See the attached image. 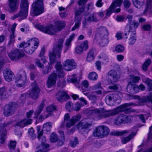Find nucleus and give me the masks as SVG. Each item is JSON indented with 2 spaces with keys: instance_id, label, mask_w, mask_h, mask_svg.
I'll return each mask as SVG.
<instances>
[{
  "instance_id": "obj_28",
  "label": "nucleus",
  "mask_w": 152,
  "mask_h": 152,
  "mask_svg": "<svg viewBox=\"0 0 152 152\" xmlns=\"http://www.w3.org/2000/svg\"><path fill=\"white\" fill-rule=\"evenodd\" d=\"M32 122V120L31 119H25L18 122L16 124V125L20 127H23L27 125L31 124Z\"/></svg>"
},
{
  "instance_id": "obj_16",
  "label": "nucleus",
  "mask_w": 152,
  "mask_h": 152,
  "mask_svg": "<svg viewBox=\"0 0 152 152\" xmlns=\"http://www.w3.org/2000/svg\"><path fill=\"white\" fill-rule=\"evenodd\" d=\"M84 15V20L83 22V27L88 24V22L92 21L97 22L99 21V19L97 18L96 13H93L91 14H86Z\"/></svg>"
},
{
  "instance_id": "obj_56",
  "label": "nucleus",
  "mask_w": 152,
  "mask_h": 152,
  "mask_svg": "<svg viewBox=\"0 0 152 152\" xmlns=\"http://www.w3.org/2000/svg\"><path fill=\"white\" fill-rule=\"evenodd\" d=\"M88 86H78V88L81 90L83 92L88 91Z\"/></svg>"
},
{
  "instance_id": "obj_22",
  "label": "nucleus",
  "mask_w": 152,
  "mask_h": 152,
  "mask_svg": "<svg viewBox=\"0 0 152 152\" xmlns=\"http://www.w3.org/2000/svg\"><path fill=\"white\" fill-rule=\"evenodd\" d=\"M13 104L12 103H9L6 104L4 107V114L5 116H9L13 114L14 112Z\"/></svg>"
},
{
  "instance_id": "obj_36",
  "label": "nucleus",
  "mask_w": 152,
  "mask_h": 152,
  "mask_svg": "<svg viewBox=\"0 0 152 152\" xmlns=\"http://www.w3.org/2000/svg\"><path fill=\"white\" fill-rule=\"evenodd\" d=\"M134 6L137 8H140L144 4V0H132Z\"/></svg>"
},
{
  "instance_id": "obj_21",
  "label": "nucleus",
  "mask_w": 152,
  "mask_h": 152,
  "mask_svg": "<svg viewBox=\"0 0 152 152\" xmlns=\"http://www.w3.org/2000/svg\"><path fill=\"white\" fill-rule=\"evenodd\" d=\"M1 121H0V136L1 142L3 143L6 138L7 132L4 128L7 126L8 124L5 123H1Z\"/></svg>"
},
{
  "instance_id": "obj_38",
  "label": "nucleus",
  "mask_w": 152,
  "mask_h": 152,
  "mask_svg": "<svg viewBox=\"0 0 152 152\" xmlns=\"http://www.w3.org/2000/svg\"><path fill=\"white\" fill-rule=\"evenodd\" d=\"M151 62V60L150 59H148L144 62L142 66V70L146 71H147L148 66L150 65Z\"/></svg>"
},
{
  "instance_id": "obj_10",
  "label": "nucleus",
  "mask_w": 152,
  "mask_h": 152,
  "mask_svg": "<svg viewBox=\"0 0 152 152\" xmlns=\"http://www.w3.org/2000/svg\"><path fill=\"white\" fill-rule=\"evenodd\" d=\"M38 131V138L39 140L42 142V145L38 147V150L36 152H47L48 151V148L49 147L48 144L45 143L46 139L44 137H42V138L41 137L42 134L43 132L40 131V127L39 126L37 127Z\"/></svg>"
},
{
  "instance_id": "obj_20",
  "label": "nucleus",
  "mask_w": 152,
  "mask_h": 152,
  "mask_svg": "<svg viewBox=\"0 0 152 152\" xmlns=\"http://www.w3.org/2000/svg\"><path fill=\"white\" fill-rule=\"evenodd\" d=\"M56 109L55 107L53 105L48 106L46 108V111L44 112L41 115L39 118L40 121H42L49 116L51 114L52 112Z\"/></svg>"
},
{
  "instance_id": "obj_8",
  "label": "nucleus",
  "mask_w": 152,
  "mask_h": 152,
  "mask_svg": "<svg viewBox=\"0 0 152 152\" xmlns=\"http://www.w3.org/2000/svg\"><path fill=\"white\" fill-rule=\"evenodd\" d=\"M136 134V129L135 128L131 130H124L121 131H117L114 132V134L117 136H126V137H122L121 138V142L123 144L126 143L132 139Z\"/></svg>"
},
{
  "instance_id": "obj_54",
  "label": "nucleus",
  "mask_w": 152,
  "mask_h": 152,
  "mask_svg": "<svg viewBox=\"0 0 152 152\" xmlns=\"http://www.w3.org/2000/svg\"><path fill=\"white\" fill-rule=\"evenodd\" d=\"M16 144L15 142L11 141L9 146L10 149H13L16 146Z\"/></svg>"
},
{
  "instance_id": "obj_4",
  "label": "nucleus",
  "mask_w": 152,
  "mask_h": 152,
  "mask_svg": "<svg viewBox=\"0 0 152 152\" xmlns=\"http://www.w3.org/2000/svg\"><path fill=\"white\" fill-rule=\"evenodd\" d=\"M107 30L105 27L100 26L96 29L95 38L101 46L104 47L107 45L108 42L107 38Z\"/></svg>"
},
{
  "instance_id": "obj_53",
  "label": "nucleus",
  "mask_w": 152,
  "mask_h": 152,
  "mask_svg": "<svg viewBox=\"0 0 152 152\" xmlns=\"http://www.w3.org/2000/svg\"><path fill=\"white\" fill-rule=\"evenodd\" d=\"M143 81L146 84L148 85V86H151L152 81L150 79L146 78L145 79H143Z\"/></svg>"
},
{
  "instance_id": "obj_29",
  "label": "nucleus",
  "mask_w": 152,
  "mask_h": 152,
  "mask_svg": "<svg viewBox=\"0 0 152 152\" xmlns=\"http://www.w3.org/2000/svg\"><path fill=\"white\" fill-rule=\"evenodd\" d=\"M4 77L5 80L7 81H10L14 77V74L10 70H6L4 73Z\"/></svg>"
},
{
  "instance_id": "obj_18",
  "label": "nucleus",
  "mask_w": 152,
  "mask_h": 152,
  "mask_svg": "<svg viewBox=\"0 0 152 152\" xmlns=\"http://www.w3.org/2000/svg\"><path fill=\"white\" fill-rule=\"evenodd\" d=\"M76 65V63L72 59H68L64 61L63 63L64 68L67 71H70L75 69Z\"/></svg>"
},
{
  "instance_id": "obj_42",
  "label": "nucleus",
  "mask_w": 152,
  "mask_h": 152,
  "mask_svg": "<svg viewBox=\"0 0 152 152\" xmlns=\"http://www.w3.org/2000/svg\"><path fill=\"white\" fill-rule=\"evenodd\" d=\"M44 106V105L43 104H42L38 107L36 111L34 113L35 117L36 118H37L38 115L40 113L41 111L42 110Z\"/></svg>"
},
{
  "instance_id": "obj_61",
  "label": "nucleus",
  "mask_w": 152,
  "mask_h": 152,
  "mask_svg": "<svg viewBox=\"0 0 152 152\" xmlns=\"http://www.w3.org/2000/svg\"><path fill=\"white\" fill-rule=\"evenodd\" d=\"M147 8H152V0H147Z\"/></svg>"
},
{
  "instance_id": "obj_49",
  "label": "nucleus",
  "mask_w": 152,
  "mask_h": 152,
  "mask_svg": "<svg viewBox=\"0 0 152 152\" xmlns=\"http://www.w3.org/2000/svg\"><path fill=\"white\" fill-rule=\"evenodd\" d=\"M59 132L61 136V140L58 142V145L61 146L63 145L64 141V132L62 131H59Z\"/></svg>"
},
{
  "instance_id": "obj_45",
  "label": "nucleus",
  "mask_w": 152,
  "mask_h": 152,
  "mask_svg": "<svg viewBox=\"0 0 152 152\" xmlns=\"http://www.w3.org/2000/svg\"><path fill=\"white\" fill-rule=\"evenodd\" d=\"M77 77L75 75H73L71 78H68L67 80L70 83H78V81L77 80Z\"/></svg>"
},
{
  "instance_id": "obj_37",
  "label": "nucleus",
  "mask_w": 152,
  "mask_h": 152,
  "mask_svg": "<svg viewBox=\"0 0 152 152\" xmlns=\"http://www.w3.org/2000/svg\"><path fill=\"white\" fill-rule=\"evenodd\" d=\"M94 52L93 50L89 51L86 58V60L87 61L90 62L94 60Z\"/></svg>"
},
{
  "instance_id": "obj_26",
  "label": "nucleus",
  "mask_w": 152,
  "mask_h": 152,
  "mask_svg": "<svg viewBox=\"0 0 152 152\" xmlns=\"http://www.w3.org/2000/svg\"><path fill=\"white\" fill-rule=\"evenodd\" d=\"M29 92V96L32 99H36L38 97L40 90L37 86H34Z\"/></svg>"
},
{
  "instance_id": "obj_48",
  "label": "nucleus",
  "mask_w": 152,
  "mask_h": 152,
  "mask_svg": "<svg viewBox=\"0 0 152 152\" xmlns=\"http://www.w3.org/2000/svg\"><path fill=\"white\" fill-rule=\"evenodd\" d=\"M58 137L56 134L55 133H52L50 137V140L52 142H54L56 141Z\"/></svg>"
},
{
  "instance_id": "obj_14",
  "label": "nucleus",
  "mask_w": 152,
  "mask_h": 152,
  "mask_svg": "<svg viewBox=\"0 0 152 152\" xmlns=\"http://www.w3.org/2000/svg\"><path fill=\"white\" fill-rule=\"evenodd\" d=\"M28 4L27 0H21L20 7L21 10L19 14L22 20L25 19L27 17L28 11Z\"/></svg>"
},
{
  "instance_id": "obj_52",
  "label": "nucleus",
  "mask_w": 152,
  "mask_h": 152,
  "mask_svg": "<svg viewBox=\"0 0 152 152\" xmlns=\"http://www.w3.org/2000/svg\"><path fill=\"white\" fill-rule=\"evenodd\" d=\"M123 4L124 7L126 8H128L130 6L131 3L128 0H124Z\"/></svg>"
},
{
  "instance_id": "obj_9",
  "label": "nucleus",
  "mask_w": 152,
  "mask_h": 152,
  "mask_svg": "<svg viewBox=\"0 0 152 152\" xmlns=\"http://www.w3.org/2000/svg\"><path fill=\"white\" fill-rule=\"evenodd\" d=\"M43 0H38L33 4L32 9L30 14L33 16L38 15L42 14L44 12Z\"/></svg>"
},
{
  "instance_id": "obj_24",
  "label": "nucleus",
  "mask_w": 152,
  "mask_h": 152,
  "mask_svg": "<svg viewBox=\"0 0 152 152\" xmlns=\"http://www.w3.org/2000/svg\"><path fill=\"white\" fill-rule=\"evenodd\" d=\"M56 98L60 102L66 101L69 97L67 93L65 91H61L58 92L56 96Z\"/></svg>"
},
{
  "instance_id": "obj_47",
  "label": "nucleus",
  "mask_w": 152,
  "mask_h": 152,
  "mask_svg": "<svg viewBox=\"0 0 152 152\" xmlns=\"http://www.w3.org/2000/svg\"><path fill=\"white\" fill-rule=\"evenodd\" d=\"M91 124H85L84 125V126H83V123L82 122H80L79 123L77 126V128L79 129H80V128L82 129H86L87 127H88V126H90V125H91Z\"/></svg>"
},
{
  "instance_id": "obj_44",
  "label": "nucleus",
  "mask_w": 152,
  "mask_h": 152,
  "mask_svg": "<svg viewBox=\"0 0 152 152\" xmlns=\"http://www.w3.org/2000/svg\"><path fill=\"white\" fill-rule=\"evenodd\" d=\"M17 25L15 23H14L11 28V34L10 36V38L14 39L15 36L14 34L15 29Z\"/></svg>"
},
{
  "instance_id": "obj_60",
  "label": "nucleus",
  "mask_w": 152,
  "mask_h": 152,
  "mask_svg": "<svg viewBox=\"0 0 152 152\" xmlns=\"http://www.w3.org/2000/svg\"><path fill=\"white\" fill-rule=\"evenodd\" d=\"M144 100H145V102H151L152 104V96H148L144 98Z\"/></svg>"
},
{
  "instance_id": "obj_62",
  "label": "nucleus",
  "mask_w": 152,
  "mask_h": 152,
  "mask_svg": "<svg viewBox=\"0 0 152 152\" xmlns=\"http://www.w3.org/2000/svg\"><path fill=\"white\" fill-rule=\"evenodd\" d=\"M88 0H79L78 4L79 6L83 5L85 4Z\"/></svg>"
},
{
  "instance_id": "obj_5",
  "label": "nucleus",
  "mask_w": 152,
  "mask_h": 152,
  "mask_svg": "<svg viewBox=\"0 0 152 152\" xmlns=\"http://www.w3.org/2000/svg\"><path fill=\"white\" fill-rule=\"evenodd\" d=\"M39 45V41L37 38H34L29 40L27 43L23 42L20 44V48L23 47L24 50L26 53L32 54L37 49Z\"/></svg>"
},
{
  "instance_id": "obj_34",
  "label": "nucleus",
  "mask_w": 152,
  "mask_h": 152,
  "mask_svg": "<svg viewBox=\"0 0 152 152\" xmlns=\"http://www.w3.org/2000/svg\"><path fill=\"white\" fill-rule=\"evenodd\" d=\"M136 41V35L134 32H131V35L128 39V43L129 45H132L134 44Z\"/></svg>"
},
{
  "instance_id": "obj_58",
  "label": "nucleus",
  "mask_w": 152,
  "mask_h": 152,
  "mask_svg": "<svg viewBox=\"0 0 152 152\" xmlns=\"http://www.w3.org/2000/svg\"><path fill=\"white\" fill-rule=\"evenodd\" d=\"M72 104V103L70 102H68L66 103V108L69 111L71 110Z\"/></svg>"
},
{
  "instance_id": "obj_19",
  "label": "nucleus",
  "mask_w": 152,
  "mask_h": 152,
  "mask_svg": "<svg viewBox=\"0 0 152 152\" xmlns=\"http://www.w3.org/2000/svg\"><path fill=\"white\" fill-rule=\"evenodd\" d=\"M8 56L12 60L16 61L23 57L24 56V54L20 53L18 50L15 49L11 51L8 53Z\"/></svg>"
},
{
  "instance_id": "obj_40",
  "label": "nucleus",
  "mask_w": 152,
  "mask_h": 152,
  "mask_svg": "<svg viewBox=\"0 0 152 152\" xmlns=\"http://www.w3.org/2000/svg\"><path fill=\"white\" fill-rule=\"evenodd\" d=\"M88 78L91 80H95L97 79L98 75L95 72H92L89 73L88 75Z\"/></svg>"
},
{
  "instance_id": "obj_12",
  "label": "nucleus",
  "mask_w": 152,
  "mask_h": 152,
  "mask_svg": "<svg viewBox=\"0 0 152 152\" xmlns=\"http://www.w3.org/2000/svg\"><path fill=\"white\" fill-rule=\"evenodd\" d=\"M70 116L68 113L66 114L64 117V123L66 127L70 128L75 123L80 119V116L78 115L72 117L70 119Z\"/></svg>"
},
{
  "instance_id": "obj_13",
  "label": "nucleus",
  "mask_w": 152,
  "mask_h": 152,
  "mask_svg": "<svg viewBox=\"0 0 152 152\" xmlns=\"http://www.w3.org/2000/svg\"><path fill=\"white\" fill-rule=\"evenodd\" d=\"M109 75L112 77V78L108 79L107 84L116 86L115 83L120 78V74L115 71L111 70L109 72Z\"/></svg>"
},
{
  "instance_id": "obj_43",
  "label": "nucleus",
  "mask_w": 152,
  "mask_h": 152,
  "mask_svg": "<svg viewBox=\"0 0 152 152\" xmlns=\"http://www.w3.org/2000/svg\"><path fill=\"white\" fill-rule=\"evenodd\" d=\"M45 50L44 49H42L41 50L40 53L39 55V57L41 58V60L42 61V63L45 64L46 62V60L45 57L44 56L45 54Z\"/></svg>"
},
{
  "instance_id": "obj_2",
  "label": "nucleus",
  "mask_w": 152,
  "mask_h": 152,
  "mask_svg": "<svg viewBox=\"0 0 152 152\" xmlns=\"http://www.w3.org/2000/svg\"><path fill=\"white\" fill-rule=\"evenodd\" d=\"M56 27L50 25L48 26H45L40 24L36 25V27L43 32L51 35H55L56 33L61 31L66 26L64 21H57L55 23Z\"/></svg>"
},
{
  "instance_id": "obj_25",
  "label": "nucleus",
  "mask_w": 152,
  "mask_h": 152,
  "mask_svg": "<svg viewBox=\"0 0 152 152\" xmlns=\"http://www.w3.org/2000/svg\"><path fill=\"white\" fill-rule=\"evenodd\" d=\"M145 89L144 86H127L126 88L127 92L132 94L138 92L139 90L143 91Z\"/></svg>"
},
{
  "instance_id": "obj_15",
  "label": "nucleus",
  "mask_w": 152,
  "mask_h": 152,
  "mask_svg": "<svg viewBox=\"0 0 152 152\" xmlns=\"http://www.w3.org/2000/svg\"><path fill=\"white\" fill-rule=\"evenodd\" d=\"M109 130L106 126H102L98 127L94 132L93 134L95 136L103 137L105 135L108 134Z\"/></svg>"
},
{
  "instance_id": "obj_39",
  "label": "nucleus",
  "mask_w": 152,
  "mask_h": 152,
  "mask_svg": "<svg viewBox=\"0 0 152 152\" xmlns=\"http://www.w3.org/2000/svg\"><path fill=\"white\" fill-rule=\"evenodd\" d=\"M52 125L51 122H48L44 124L43 126V130L47 132L50 131Z\"/></svg>"
},
{
  "instance_id": "obj_50",
  "label": "nucleus",
  "mask_w": 152,
  "mask_h": 152,
  "mask_svg": "<svg viewBox=\"0 0 152 152\" xmlns=\"http://www.w3.org/2000/svg\"><path fill=\"white\" fill-rule=\"evenodd\" d=\"M124 49V47L121 45H118L115 48L116 51L119 53L123 52Z\"/></svg>"
},
{
  "instance_id": "obj_17",
  "label": "nucleus",
  "mask_w": 152,
  "mask_h": 152,
  "mask_svg": "<svg viewBox=\"0 0 152 152\" xmlns=\"http://www.w3.org/2000/svg\"><path fill=\"white\" fill-rule=\"evenodd\" d=\"M128 23L125 29V35L126 36L129 32L135 33V29L138 27L139 23L135 21H131Z\"/></svg>"
},
{
  "instance_id": "obj_63",
  "label": "nucleus",
  "mask_w": 152,
  "mask_h": 152,
  "mask_svg": "<svg viewBox=\"0 0 152 152\" xmlns=\"http://www.w3.org/2000/svg\"><path fill=\"white\" fill-rule=\"evenodd\" d=\"M124 19V17L123 16H118L117 17L116 19L118 21L121 22Z\"/></svg>"
},
{
  "instance_id": "obj_33",
  "label": "nucleus",
  "mask_w": 152,
  "mask_h": 152,
  "mask_svg": "<svg viewBox=\"0 0 152 152\" xmlns=\"http://www.w3.org/2000/svg\"><path fill=\"white\" fill-rule=\"evenodd\" d=\"M149 132L148 136V142L150 143L152 146L148 149L145 152H152V126L149 127Z\"/></svg>"
},
{
  "instance_id": "obj_31",
  "label": "nucleus",
  "mask_w": 152,
  "mask_h": 152,
  "mask_svg": "<svg viewBox=\"0 0 152 152\" xmlns=\"http://www.w3.org/2000/svg\"><path fill=\"white\" fill-rule=\"evenodd\" d=\"M126 117L123 115H121L118 117H117L115 120V124L119 125L121 123L126 122Z\"/></svg>"
},
{
  "instance_id": "obj_35",
  "label": "nucleus",
  "mask_w": 152,
  "mask_h": 152,
  "mask_svg": "<svg viewBox=\"0 0 152 152\" xmlns=\"http://www.w3.org/2000/svg\"><path fill=\"white\" fill-rule=\"evenodd\" d=\"M99 59H101L102 63L105 64L109 61V58L107 55L105 53H102L98 56Z\"/></svg>"
},
{
  "instance_id": "obj_6",
  "label": "nucleus",
  "mask_w": 152,
  "mask_h": 152,
  "mask_svg": "<svg viewBox=\"0 0 152 152\" xmlns=\"http://www.w3.org/2000/svg\"><path fill=\"white\" fill-rule=\"evenodd\" d=\"M55 67L56 71V73H53L50 75L48 77L47 84L48 86H53L56 84L57 76L58 77H63L64 74L63 72L62 66L60 62H58L56 65Z\"/></svg>"
},
{
  "instance_id": "obj_1",
  "label": "nucleus",
  "mask_w": 152,
  "mask_h": 152,
  "mask_svg": "<svg viewBox=\"0 0 152 152\" xmlns=\"http://www.w3.org/2000/svg\"><path fill=\"white\" fill-rule=\"evenodd\" d=\"M131 105L129 104H125L117 107L116 109L106 111L104 110L98 109L91 110L89 114L91 116H94L96 119H99L103 118L117 114L119 112L126 111L129 110L128 107Z\"/></svg>"
},
{
  "instance_id": "obj_57",
  "label": "nucleus",
  "mask_w": 152,
  "mask_h": 152,
  "mask_svg": "<svg viewBox=\"0 0 152 152\" xmlns=\"http://www.w3.org/2000/svg\"><path fill=\"white\" fill-rule=\"evenodd\" d=\"M102 0H98L96 3V6L98 7H101L103 4L102 2Z\"/></svg>"
},
{
  "instance_id": "obj_3",
  "label": "nucleus",
  "mask_w": 152,
  "mask_h": 152,
  "mask_svg": "<svg viewBox=\"0 0 152 152\" xmlns=\"http://www.w3.org/2000/svg\"><path fill=\"white\" fill-rule=\"evenodd\" d=\"M94 8V4L91 3L88 5L87 7L84 8L83 7H82L76 11L75 16L76 23L74 26L72 28V31H73L78 28L80 25L81 16L83 15H86L87 12L91 11Z\"/></svg>"
},
{
  "instance_id": "obj_59",
  "label": "nucleus",
  "mask_w": 152,
  "mask_h": 152,
  "mask_svg": "<svg viewBox=\"0 0 152 152\" xmlns=\"http://www.w3.org/2000/svg\"><path fill=\"white\" fill-rule=\"evenodd\" d=\"M96 69L98 70H100L101 68V63L99 61H97L95 63Z\"/></svg>"
},
{
  "instance_id": "obj_46",
  "label": "nucleus",
  "mask_w": 152,
  "mask_h": 152,
  "mask_svg": "<svg viewBox=\"0 0 152 152\" xmlns=\"http://www.w3.org/2000/svg\"><path fill=\"white\" fill-rule=\"evenodd\" d=\"M26 77L25 75L23 77H22L20 75H18L16 78V82L23 81L24 80H25V82H26Z\"/></svg>"
},
{
  "instance_id": "obj_41",
  "label": "nucleus",
  "mask_w": 152,
  "mask_h": 152,
  "mask_svg": "<svg viewBox=\"0 0 152 152\" xmlns=\"http://www.w3.org/2000/svg\"><path fill=\"white\" fill-rule=\"evenodd\" d=\"M79 143V141L77 138L74 137L70 141V145L72 147H75Z\"/></svg>"
},
{
  "instance_id": "obj_64",
  "label": "nucleus",
  "mask_w": 152,
  "mask_h": 152,
  "mask_svg": "<svg viewBox=\"0 0 152 152\" xmlns=\"http://www.w3.org/2000/svg\"><path fill=\"white\" fill-rule=\"evenodd\" d=\"M117 59L119 61H122L124 58V56L121 55H118L117 56Z\"/></svg>"
},
{
  "instance_id": "obj_11",
  "label": "nucleus",
  "mask_w": 152,
  "mask_h": 152,
  "mask_svg": "<svg viewBox=\"0 0 152 152\" xmlns=\"http://www.w3.org/2000/svg\"><path fill=\"white\" fill-rule=\"evenodd\" d=\"M122 1L123 0H113L112 4L107 10L106 16L109 17L112 11L115 12H119L120 11V7L121 6Z\"/></svg>"
},
{
  "instance_id": "obj_27",
  "label": "nucleus",
  "mask_w": 152,
  "mask_h": 152,
  "mask_svg": "<svg viewBox=\"0 0 152 152\" xmlns=\"http://www.w3.org/2000/svg\"><path fill=\"white\" fill-rule=\"evenodd\" d=\"M140 80V77L135 76L133 75H130L128 77L127 81L128 83V85H133L134 84L138 83L139 81Z\"/></svg>"
},
{
  "instance_id": "obj_51",
  "label": "nucleus",
  "mask_w": 152,
  "mask_h": 152,
  "mask_svg": "<svg viewBox=\"0 0 152 152\" xmlns=\"http://www.w3.org/2000/svg\"><path fill=\"white\" fill-rule=\"evenodd\" d=\"M35 64L39 67L42 68L44 67V65L40 62V60L38 58H36L35 60Z\"/></svg>"
},
{
  "instance_id": "obj_30",
  "label": "nucleus",
  "mask_w": 152,
  "mask_h": 152,
  "mask_svg": "<svg viewBox=\"0 0 152 152\" xmlns=\"http://www.w3.org/2000/svg\"><path fill=\"white\" fill-rule=\"evenodd\" d=\"M75 35L74 34H72L70 35L69 38L66 40L65 45L66 47L65 50L64 51L65 53L68 50L69 48L71 46V42L73 39L75 38Z\"/></svg>"
},
{
  "instance_id": "obj_23",
  "label": "nucleus",
  "mask_w": 152,
  "mask_h": 152,
  "mask_svg": "<svg viewBox=\"0 0 152 152\" xmlns=\"http://www.w3.org/2000/svg\"><path fill=\"white\" fill-rule=\"evenodd\" d=\"M88 42L86 41L81 43L80 45L77 46L75 49V52L77 54H81L83 51L88 49Z\"/></svg>"
},
{
  "instance_id": "obj_7",
  "label": "nucleus",
  "mask_w": 152,
  "mask_h": 152,
  "mask_svg": "<svg viewBox=\"0 0 152 152\" xmlns=\"http://www.w3.org/2000/svg\"><path fill=\"white\" fill-rule=\"evenodd\" d=\"M64 38L60 39L57 45L54 46L53 50L50 52L49 56L51 64H53L56 60L57 58L61 57V53Z\"/></svg>"
},
{
  "instance_id": "obj_32",
  "label": "nucleus",
  "mask_w": 152,
  "mask_h": 152,
  "mask_svg": "<svg viewBox=\"0 0 152 152\" xmlns=\"http://www.w3.org/2000/svg\"><path fill=\"white\" fill-rule=\"evenodd\" d=\"M18 0H8L9 5L12 11L16 10L18 7Z\"/></svg>"
},
{
  "instance_id": "obj_55",
  "label": "nucleus",
  "mask_w": 152,
  "mask_h": 152,
  "mask_svg": "<svg viewBox=\"0 0 152 152\" xmlns=\"http://www.w3.org/2000/svg\"><path fill=\"white\" fill-rule=\"evenodd\" d=\"M151 28V26L149 24H145L142 26V29L145 31H148Z\"/></svg>"
}]
</instances>
